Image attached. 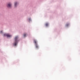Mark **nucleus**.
<instances>
[{
  "label": "nucleus",
  "mask_w": 80,
  "mask_h": 80,
  "mask_svg": "<svg viewBox=\"0 0 80 80\" xmlns=\"http://www.w3.org/2000/svg\"><path fill=\"white\" fill-rule=\"evenodd\" d=\"M17 5V2H15V4H14L15 7H16Z\"/></svg>",
  "instance_id": "5"
},
{
  "label": "nucleus",
  "mask_w": 80,
  "mask_h": 80,
  "mask_svg": "<svg viewBox=\"0 0 80 80\" xmlns=\"http://www.w3.org/2000/svg\"><path fill=\"white\" fill-rule=\"evenodd\" d=\"M2 31H1L0 32L1 33H2Z\"/></svg>",
  "instance_id": "10"
},
{
  "label": "nucleus",
  "mask_w": 80,
  "mask_h": 80,
  "mask_svg": "<svg viewBox=\"0 0 80 80\" xmlns=\"http://www.w3.org/2000/svg\"><path fill=\"white\" fill-rule=\"evenodd\" d=\"M29 20H30V19H29Z\"/></svg>",
  "instance_id": "11"
},
{
  "label": "nucleus",
  "mask_w": 80,
  "mask_h": 80,
  "mask_svg": "<svg viewBox=\"0 0 80 80\" xmlns=\"http://www.w3.org/2000/svg\"><path fill=\"white\" fill-rule=\"evenodd\" d=\"M36 48H38V46L37 45V44L35 45Z\"/></svg>",
  "instance_id": "6"
},
{
  "label": "nucleus",
  "mask_w": 80,
  "mask_h": 80,
  "mask_svg": "<svg viewBox=\"0 0 80 80\" xmlns=\"http://www.w3.org/2000/svg\"><path fill=\"white\" fill-rule=\"evenodd\" d=\"M68 25H69V24H67L66 25V27H68Z\"/></svg>",
  "instance_id": "8"
},
{
  "label": "nucleus",
  "mask_w": 80,
  "mask_h": 80,
  "mask_svg": "<svg viewBox=\"0 0 80 80\" xmlns=\"http://www.w3.org/2000/svg\"><path fill=\"white\" fill-rule=\"evenodd\" d=\"M18 36L16 37L15 38V42L14 43V45L15 46H16L17 45V42H18Z\"/></svg>",
  "instance_id": "1"
},
{
  "label": "nucleus",
  "mask_w": 80,
  "mask_h": 80,
  "mask_svg": "<svg viewBox=\"0 0 80 80\" xmlns=\"http://www.w3.org/2000/svg\"><path fill=\"white\" fill-rule=\"evenodd\" d=\"M34 42L35 43L36 45L37 44V41H36V40H34Z\"/></svg>",
  "instance_id": "4"
},
{
  "label": "nucleus",
  "mask_w": 80,
  "mask_h": 80,
  "mask_svg": "<svg viewBox=\"0 0 80 80\" xmlns=\"http://www.w3.org/2000/svg\"><path fill=\"white\" fill-rule=\"evenodd\" d=\"M4 37H11L12 35H10L9 34L5 33L4 34Z\"/></svg>",
  "instance_id": "2"
},
{
  "label": "nucleus",
  "mask_w": 80,
  "mask_h": 80,
  "mask_svg": "<svg viewBox=\"0 0 80 80\" xmlns=\"http://www.w3.org/2000/svg\"><path fill=\"white\" fill-rule=\"evenodd\" d=\"M45 25L46 27H47V26L48 25V23H46L45 24Z\"/></svg>",
  "instance_id": "7"
},
{
  "label": "nucleus",
  "mask_w": 80,
  "mask_h": 80,
  "mask_svg": "<svg viewBox=\"0 0 80 80\" xmlns=\"http://www.w3.org/2000/svg\"><path fill=\"white\" fill-rule=\"evenodd\" d=\"M12 7V4L11 3H9L8 5V7L10 8Z\"/></svg>",
  "instance_id": "3"
},
{
  "label": "nucleus",
  "mask_w": 80,
  "mask_h": 80,
  "mask_svg": "<svg viewBox=\"0 0 80 80\" xmlns=\"http://www.w3.org/2000/svg\"><path fill=\"white\" fill-rule=\"evenodd\" d=\"M24 37H26V34H24Z\"/></svg>",
  "instance_id": "9"
}]
</instances>
